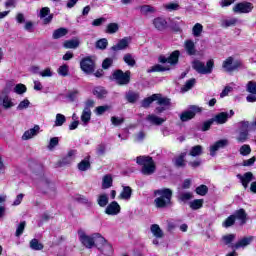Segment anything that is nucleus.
Listing matches in <instances>:
<instances>
[{"label":"nucleus","mask_w":256,"mask_h":256,"mask_svg":"<svg viewBox=\"0 0 256 256\" xmlns=\"http://www.w3.org/2000/svg\"><path fill=\"white\" fill-rule=\"evenodd\" d=\"M131 195H133V189L129 186H123V190L118 197L124 201H129V199H131Z\"/></svg>","instance_id":"24"},{"label":"nucleus","mask_w":256,"mask_h":256,"mask_svg":"<svg viewBox=\"0 0 256 256\" xmlns=\"http://www.w3.org/2000/svg\"><path fill=\"white\" fill-rule=\"evenodd\" d=\"M227 145H229V140L227 139H222L215 142L212 146H210L209 149L211 157H215L217 155V151H219V149H224V147H227Z\"/></svg>","instance_id":"12"},{"label":"nucleus","mask_w":256,"mask_h":256,"mask_svg":"<svg viewBox=\"0 0 256 256\" xmlns=\"http://www.w3.org/2000/svg\"><path fill=\"white\" fill-rule=\"evenodd\" d=\"M185 157H187V152H182L173 158L172 163L175 165V167L178 168L187 167V161L185 160Z\"/></svg>","instance_id":"14"},{"label":"nucleus","mask_w":256,"mask_h":256,"mask_svg":"<svg viewBox=\"0 0 256 256\" xmlns=\"http://www.w3.org/2000/svg\"><path fill=\"white\" fill-rule=\"evenodd\" d=\"M119 31V24L117 23H110L106 27V33H109L110 35H113Z\"/></svg>","instance_id":"40"},{"label":"nucleus","mask_w":256,"mask_h":256,"mask_svg":"<svg viewBox=\"0 0 256 256\" xmlns=\"http://www.w3.org/2000/svg\"><path fill=\"white\" fill-rule=\"evenodd\" d=\"M253 239V236L241 238L236 244L232 245L231 248L234 250L245 249V247H248V245H251V243H253Z\"/></svg>","instance_id":"13"},{"label":"nucleus","mask_w":256,"mask_h":256,"mask_svg":"<svg viewBox=\"0 0 256 256\" xmlns=\"http://www.w3.org/2000/svg\"><path fill=\"white\" fill-rule=\"evenodd\" d=\"M237 178L240 179L244 189L249 187V182L253 179V173L246 172L244 175L238 174Z\"/></svg>","instance_id":"18"},{"label":"nucleus","mask_w":256,"mask_h":256,"mask_svg":"<svg viewBox=\"0 0 256 256\" xmlns=\"http://www.w3.org/2000/svg\"><path fill=\"white\" fill-rule=\"evenodd\" d=\"M126 99L129 103H135V101H137V99H139V94H137L135 92H128L126 94Z\"/></svg>","instance_id":"53"},{"label":"nucleus","mask_w":256,"mask_h":256,"mask_svg":"<svg viewBox=\"0 0 256 256\" xmlns=\"http://www.w3.org/2000/svg\"><path fill=\"white\" fill-rule=\"evenodd\" d=\"M25 225H27V223L25 221L21 222L17 229H16V237H21V235H23V232L25 231Z\"/></svg>","instance_id":"62"},{"label":"nucleus","mask_w":256,"mask_h":256,"mask_svg":"<svg viewBox=\"0 0 256 256\" xmlns=\"http://www.w3.org/2000/svg\"><path fill=\"white\" fill-rule=\"evenodd\" d=\"M80 67L84 73L91 74L95 71V61L91 57H86L81 60Z\"/></svg>","instance_id":"9"},{"label":"nucleus","mask_w":256,"mask_h":256,"mask_svg":"<svg viewBox=\"0 0 256 256\" xmlns=\"http://www.w3.org/2000/svg\"><path fill=\"white\" fill-rule=\"evenodd\" d=\"M179 55V50H175L170 54L168 58L165 56H160L159 61L160 63H169V65H177V63H179Z\"/></svg>","instance_id":"11"},{"label":"nucleus","mask_w":256,"mask_h":256,"mask_svg":"<svg viewBox=\"0 0 256 256\" xmlns=\"http://www.w3.org/2000/svg\"><path fill=\"white\" fill-rule=\"evenodd\" d=\"M150 231L156 237V239H163L164 233H163V230H161V227H159L158 224H153L150 228Z\"/></svg>","instance_id":"27"},{"label":"nucleus","mask_w":256,"mask_h":256,"mask_svg":"<svg viewBox=\"0 0 256 256\" xmlns=\"http://www.w3.org/2000/svg\"><path fill=\"white\" fill-rule=\"evenodd\" d=\"M227 119H229V113L222 112L216 115L212 121H215L218 125H223L224 123H227Z\"/></svg>","instance_id":"26"},{"label":"nucleus","mask_w":256,"mask_h":256,"mask_svg":"<svg viewBox=\"0 0 256 256\" xmlns=\"http://www.w3.org/2000/svg\"><path fill=\"white\" fill-rule=\"evenodd\" d=\"M180 201H189L193 199V193L191 192H183L179 195Z\"/></svg>","instance_id":"61"},{"label":"nucleus","mask_w":256,"mask_h":256,"mask_svg":"<svg viewBox=\"0 0 256 256\" xmlns=\"http://www.w3.org/2000/svg\"><path fill=\"white\" fill-rule=\"evenodd\" d=\"M146 121H149L151 125H163V123H165V118L158 117L155 114H150L146 117Z\"/></svg>","instance_id":"23"},{"label":"nucleus","mask_w":256,"mask_h":256,"mask_svg":"<svg viewBox=\"0 0 256 256\" xmlns=\"http://www.w3.org/2000/svg\"><path fill=\"white\" fill-rule=\"evenodd\" d=\"M202 111H203V108H201L199 106L192 105L189 107L188 110L181 113L180 120L183 123H185L187 121H191V119L195 118V115H197V113H201Z\"/></svg>","instance_id":"7"},{"label":"nucleus","mask_w":256,"mask_h":256,"mask_svg":"<svg viewBox=\"0 0 256 256\" xmlns=\"http://www.w3.org/2000/svg\"><path fill=\"white\" fill-rule=\"evenodd\" d=\"M76 153V150H70L68 154L62 159V161H60L61 167H63V165H71V162L75 161Z\"/></svg>","instance_id":"20"},{"label":"nucleus","mask_w":256,"mask_h":256,"mask_svg":"<svg viewBox=\"0 0 256 256\" xmlns=\"http://www.w3.org/2000/svg\"><path fill=\"white\" fill-rule=\"evenodd\" d=\"M184 47L188 55H195V42L192 40H186Z\"/></svg>","instance_id":"30"},{"label":"nucleus","mask_w":256,"mask_h":256,"mask_svg":"<svg viewBox=\"0 0 256 256\" xmlns=\"http://www.w3.org/2000/svg\"><path fill=\"white\" fill-rule=\"evenodd\" d=\"M234 217L235 219L242 221V223H246L247 213L245 212V209H239L235 212Z\"/></svg>","instance_id":"37"},{"label":"nucleus","mask_w":256,"mask_h":256,"mask_svg":"<svg viewBox=\"0 0 256 256\" xmlns=\"http://www.w3.org/2000/svg\"><path fill=\"white\" fill-rule=\"evenodd\" d=\"M97 203L99 207H107V204L109 203V196L107 194L99 195Z\"/></svg>","instance_id":"36"},{"label":"nucleus","mask_w":256,"mask_h":256,"mask_svg":"<svg viewBox=\"0 0 256 256\" xmlns=\"http://www.w3.org/2000/svg\"><path fill=\"white\" fill-rule=\"evenodd\" d=\"M27 92V86L25 84H17L14 87V93H17V95H23V93Z\"/></svg>","instance_id":"50"},{"label":"nucleus","mask_w":256,"mask_h":256,"mask_svg":"<svg viewBox=\"0 0 256 256\" xmlns=\"http://www.w3.org/2000/svg\"><path fill=\"white\" fill-rule=\"evenodd\" d=\"M238 21L237 18L224 19L222 20V27H233L237 25Z\"/></svg>","instance_id":"41"},{"label":"nucleus","mask_w":256,"mask_h":256,"mask_svg":"<svg viewBox=\"0 0 256 256\" xmlns=\"http://www.w3.org/2000/svg\"><path fill=\"white\" fill-rule=\"evenodd\" d=\"M246 91L252 95H256V82L249 81L246 86Z\"/></svg>","instance_id":"51"},{"label":"nucleus","mask_w":256,"mask_h":256,"mask_svg":"<svg viewBox=\"0 0 256 256\" xmlns=\"http://www.w3.org/2000/svg\"><path fill=\"white\" fill-rule=\"evenodd\" d=\"M57 73L61 77H67V75H69V65L63 64L58 68Z\"/></svg>","instance_id":"45"},{"label":"nucleus","mask_w":256,"mask_h":256,"mask_svg":"<svg viewBox=\"0 0 256 256\" xmlns=\"http://www.w3.org/2000/svg\"><path fill=\"white\" fill-rule=\"evenodd\" d=\"M76 201L82 203L83 205H87V207H91V205H93V203L85 196L76 197Z\"/></svg>","instance_id":"58"},{"label":"nucleus","mask_w":256,"mask_h":256,"mask_svg":"<svg viewBox=\"0 0 256 256\" xmlns=\"http://www.w3.org/2000/svg\"><path fill=\"white\" fill-rule=\"evenodd\" d=\"M209 191V188L206 185H200L196 188L197 195H201L202 197H205Z\"/></svg>","instance_id":"52"},{"label":"nucleus","mask_w":256,"mask_h":256,"mask_svg":"<svg viewBox=\"0 0 256 256\" xmlns=\"http://www.w3.org/2000/svg\"><path fill=\"white\" fill-rule=\"evenodd\" d=\"M131 43V38L125 37L118 41V43L111 47L112 51H123L129 47Z\"/></svg>","instance_id":"16"},{"label":"nucleus","mask_w":256,"mask_h":256,"mask_svg":"<svg viewBox=\"0 0 256 256\" xmlns=\"http://www.w3.org/2000/svg\"><path fill=\"white\" fill-rule=\"evenodd\" d=\"M235 225V215H230L223 223L222 227H225L226 229L229 227H233Z\"/></svg>","instance_id":"47"},{"label":"nucleus","mask_w":256,"mask_h":256,"mask_svg":"<svg viewBox=\"0 0 256 256\" xmlns=\"http://www.w3.org/2000/svg\"><path fill=\"white\" fill-rule=\"evenodd\" d=\"M234 13H251L253 11V4L250 2H241L233 7Z\"/></svg>","instance_id":"10"},{"label":"nucleus","mask_w":256,"mask_h":256,"mask_svg":"<svg viewBox=\"0 0 256 256\" xmlns=\"http://www.w3.org/2000/svg\"><path fill=\"white\" fill-rule=\"evenodd\" d=\"M67 121V118L63 114H57L55 120V127H62V125Z\"/></svg>","instance_id":"48"},{"label":"nucleus","mask_w":256,"mask_h":256,"mask_svg":"<svg viewBox=\"0 0 256 256\" xmlns=\"http://www.w3.org/2000/svg\"><path fill=\"white\" fill-rule=\"evenodd\" d=\"M140 11L143 15H147V13H155V8L149 5L141 6Z\"/></svg>","instance_id":"60"},{"label":"nucleus","mask_w":256,"mask_h":256,"mask_svg":"<svg viewBox=\"0 0 256 256\" xmlns=\"http://www.w3.org/2000/svg\"><path fill=\"white\" fill-rule=\"evenodd\" d=\"M192 67L193 69H195V71H197V73H200L201 75H209L213 73V67H215V62L213 60H209L205 66V63L199 60H195L192 63Z\"/></svg>","instance_id":"3"},{"label":"nucleus","mask_w":256,"mask_h":256,"mask_svg":"<svg viewBox=\"0 0 256 256\" xmlns=\"http://www.w3.org/2000/svg\"><path fill=\"white\" fill-rule=\"evenodd\" d=\"M31 102H29L27 99L21 101L19 105L17 106L18 111H23V109H27L29 107Z\"/></svg>","instance_id":"64"},{"label":"nucleus","mask_w":256,"mask_h":256,"mask_svg":"<svg viewBox=\"0 0 256 256\" xmlns=\"http://www.w3.org/2000/svg\"><path fill=\"white\" fill-rule=\"evenodd\" d=\"M4 107V109H11V107H15V104L11 100V98L7 95L0 96V107Z\"/></svg>","instance_id":"22"},{"label":"nucleus","mask_w":256,"mask_h":256,"mask_svg":"<svg viewBox=\"0 0 256 256\" xmlns=\"http://www.w3.org/2000/svg\"><path fill=\"white\" fill-rule=\"evenodd\" d=\"M170 69L171 68H169V66H163V65H160V64H156L148 70V73H157V72H161V71H169Z\"/></svg>","instance_id":"33"},{"label":"nucleus","mask_w":256,"mask_h":256,"mask_svg":"<svg viewBox=\"0 0 256 256\" xmlns=\"http://www.w3.org/2000/svg\"><path fill=\"white\" fill-rule=\"evenodd\" d=\"M195 83H197L195 78H191L190 80H188L184 85V91H189V89H193V87L195 86Z\"/></svg>","instance_id":"63"},{"label":"nucleus","mask_w":256,"mask_h":256,"mask_svg":"<svg viewBox=\"0 0 256 256\" xmlns=\"http://www.w3.org/2000/svg\"><path fill=\"white\" fill-rule=\"evenodd\" d=\"M113 78L118 83V85H129V81H131V71H122L116 70L113 73Z\"/></svg>","instance_id":"8"},{"label":"nucleus","mask_w":256,"mask_h":256,"mask_svg":"<svg viewBox=\"0 0 256 256\" xmlns=\"http://www.w3.org/2000/svg\"><path fill=\"white\" fill-rule=\"evenodd\" d=\"M107 45H109V42L106 38H102L96 42L97 49H107Z\"/></svg>","instance_id":"56"},{"label":"nucleus","mask_w":256,"mask_h":256,"mask_svg":"<svg viewBox=\"0 0 256 256\" xmlns=\"http://www.w3.org/2000/svg\"><path fill=\"white\" fill-rule=\"evenodd\" d=\"M236 141L237 143H245L249 139V132H241L237 130Z\"/></svg>","instance_id":"34"},{"label":"nucleus","mask_w":256,"mask_h":256,"mask_svg":"<svg viewBox=\"0 0 256 256\" xmlns=\"http://www.w3.org/2000/svg\"><path fill=\"white\" fill-rule=\"evenodd\" d=\"M201 33H203V25L196 23L192 28V34L194 37H201Z\"/></svg>","instance_id":"38"},{"label":"nucleus","mask_w":256,"mask_h":256,"mask_svg":"<svg viewBox=\"0 0 256 256\" xmlns=\"http://www.w3.org/2000/svg\"><path fill=\"white\" fill-rule=\"evenodd\" d=\"M238 131L243 133H249L250 131H255V128L251 127V123L249 121H240L237 124Z\"/></svg>","instance_id":"21"},{"label":"nucleus","mask_w":256,"mask_h":256,"mask_svg":"<svg viewBox=\"0 0 256 256\" xmlns=\"http://www.w3.org/2000/svg\"><path fill=\"white\" fill-rule=\"evenodd\" d=\"M189 155L191 157H199V155H203V146L201 145L193 146L190 149Z\"/></svg>","instance_id":"31"},{"label":"nucleus","mask_w":256,"mask_h":256,"mask_svg":"<svg viewBox=\"0 0 256 256\" xmlns=\"http://www.w3.org/2000/svg\"><path fill=\"white\" fill-rule=\"evenodd\" d=\"M80 41L79 39L75 38L72 40H67L63 43V47H65V49H77V47H79L80 45Z\"/></svg>","instance_id":"29"},{"label":"nucleus","mask_w":256,"mask_h":256,"mask_svg":"<svg viewBox=\"0 0 256 256\" xmlns=\"http://www.w3.org/2000/svg\"><path fill=\"white\" fill-rule=\"evenodd\" d=\"M156 97V94H153L152 96L145 98L141 103L142 107H144V109H147L151 105V103H153V101H156Z\"/></svg>","instance_id":"46"},{"label":"nucleus","mask_w":256,"mask_h":256,"mask_svg":"<svg viewBox=\"0 0 256 256\" xmlns=\"http://www.w3.org/2000/svg\"><path fill=\"white\" fill-rule=\"evenodd\" d=\"M123 61L129 66V67H135L137 62L135 61V57H133V54L127 53L123 57Z\"/></svg>","instance_id":"32"},{"label":"nucleus","mask_w":256,"mask_h":256,"mask_svg":"<svg viewBox=\"0 0 256 256\" xmlns=\"http://www.w3.org/2000/svg\"><path fill=\"white\" fill-rule=\"evenodd\" d=\"M240 155H243L244 157L247 155H251V146L244 144L240 147Z\"/></svg>","instance_id":"55"},{"label":"nucleus","mask_w":256,"mask_h":256,"mask_svg":"<svg viewBox=\"0 0 256 256\" xmlns=\"http://www.w3.org/2000/svg\"><path fill=\"white\" fill-rule=\"evenodd\" d=\"M81 121L83 125H87L91 121V109H89V107L84 108L81 115Z\"/></svg>","instance_id":"28"},{"label":"nucleus","mask_w":256,"mask_h":256,"mask_svg":"<svg viewBox=\"0 0 256 256\" xmlns=\"http://www.w3.org/2000/svg\"><path fill=\"white\" fill-rule=\"evenodd\" d=\"M136 163L142 166V175H153L157 169L151 156H139L136 158Z\"/></svg>","instance_id":"2"},{"label":"nucleus","mask_w":256,"mask_h":256,"mask_svg":"<svg viewBox=\"0 0 256 256\" xmlns=\"http://www.w3.org/2000/svg\"><path fill=\"white\" fill-rule=\"evenodd\" d=\"M28 166L30 167V169L34 172L37 173V171H39V169H41V165H39V163L35 162L34 160H30L28 162Z\"/></svg>","instance_id":"59"},{"label":"nucleus","mask_w":256,"mask_h":256,"mask_svg":"<svg viewBox=\"0 0 256 256\" xmlns=\"http://www.w3.org/2000/svg\"><path fill=\"white\" fill-rule=\"evenodd\" d=\"M156 101L157 105H161L162 107L168 108L171 106V99L163 97L161 94H156Z\"/></svg>","instance_id":"25"},{"label":"nucleus","mask_w":256,"mask_h":256,"mask_svg":"<svg viewBox=\"0 0 256 256\" xmlns=\"http://www.w3.org/2000/svg\"><path fill=\"white\" fill-rule=\"evenodd\" d=\"M30 247L33 249V251L43 250V244L39 243V240L35 238L30 241Z\"/></svg>","instance_id":"42"},{"label":"nucleus","mask_w":256,"mask_h":256,"mask_svg":"<svg viewBox=\"0 0 256 256\" xmlns=\"http://www.w3.org/2000/svg\"><path fill=\"white\" fill-rule=\"evenodd\" d=\"M93 95L97 96L98 99H103V97L107 95V90H105L103 87H96L93 90Z\"/></svg>","instance_id":"39"},{"label":"nucleus","mask_w":256,"mask_h":256,"mask_svg":"<svg viewBox=\"0 0 256 256\" xmlns=\"http://www.w3.org/2000/svg\"><path fill=\"white\" fill-rule=\"evenodd\" d=\"M89 167H91V164L89 163L88 160H82V161L78 164V169H79V171H87V169H89Z\"/></svg>","instance_id":"57"},{"label":"nucleus","mask_w":256,"mask_h":256,"mask_svg":"<svg viewBox=\"0 0 256 256\" xmlns=\"http://www.w3.org/2000/svg\"><path fill=\"white\" fill-rule=\"evenodd\" d=\"M241 67H243V62L241 60H234L231 56L222 63V68L226 73H233V71H237Z\"/></svg>","instance_id":"5"},{"label":"nucleus","mask_w":256,"mask_h":256,"mask_svg":"<svg viewBox=\"0 0 256 256\" xmlns=\"http://www.w3.org/2000/svg\"><path fill=\"white\" fill-rule=\"evenodd\" d=\"M39 129H41L39 127V125H35L33 128L29 129L28 131H25L22 139L24 141H27L29 139H33V137H35V135H37V133H39Z\"/></svg>","instance_id":"19"},{"label":"nucleus","mask_w":256,"mask_h":256,"mask_svg":"<svg viewBox=\"0 0 256 256\" xmlns=\"http://www.w3.org/2000/svg\"><path fill=\"white\" fill-rule=\"evenodd\" d=\"M201 207H203V199H195L190 202V208L193 209V211H197V209H201Z\"/></svg>","instance_id":"44"},{"label":"nucleus","mask_w":256,"mask_h":256,"mask_svg":"<svg viewBox=\"0 0 256 256\" xmlns=\"http://www.w3.org/2000/svg\"><path fill=\"white\" fill-rule=\"evenodd\" d=\"M59 145V137H53L50 139L47 149L53 151Z\"/></svg>","instance_id":"49"},{"label":"nucleus","mask_w":256,"mask_h":256,"mask_svg":"<svg viewBox=\"0 0 256 256\" xmlns=\"http://www.w3.org/2000/svg\"><path fill=\"white\" fill-rule=\"evenodd\" d=\"M154 205L157 209H168L173 206V190L162 188L154 191Z\"/></svg>","instance_id":"1"},{"label":"nucleus","mask_w":256,"mask_h":256,"mask_svg":"<svg viewBox=\"0 0 256 256\" xmlns=\"http://www.w3.org/2000/svg\"><path fill=\"white\" fill-rule=\"evenodd\" d=\"M78 235L82 245H84V247H86L87 249H92V247H97V242L95 241L97 239V234H95L94 237H91L85 234L83 230H80L78 231Z\"/></svg>","instance_id":"6"},{"label":"nucleus","mask_w":256,"mask_h":256,"mask_svg":"<svg viewBox=\"0 0 256 256\" xmlns=\"http://www.w3.org/2000/svg\"><path fill=\"white\" fill-rule=\"evenodd\" d=\"M96 237L95 242L97 249H99L103 255H113V246L109 244L108 241L101 236V234H96Z\"/></svg>","instance_id":"4"},{"label":"nucleus","mask_w":256,"mask_h":256,"mask_svg":"<svg viewBox=\"0 0 256 256\" xmlns=\"http://www.w3.org/2000/svg\"><path fill=\"white\" fill-rule=\"evenodd\" d=\"M113 185V178L110 175H106L103 178L102 188L109 189Z\"/></svg>","instance_id":"43"},{"label":"nucleus","mask_w":256,"mask_h":256,"mask_svg":"<svg viewBox=\"0 0 256 256\" xmlns=\"http://www.w3.org/2000/svg\"><path fill=\"white\" fill-rule=\"evenodd\" d=\"M69 31L67 28H59L53 32V39H61V37H65Z\"/></svg>","instance_id":"35"},{"label":"nucleus","mask_w":256,"mask_h":256,"mask_svg":"<svg viewBox=\"0 0 256 256\" xmlns=\"http://www.w3.org/2000/svg\"><path fill=\"white\" fill-rule=\"evenodd\" d=\"M106 215H119L121 213V206L117 201L111 202L105 209Z\"/></svg>","instance_id":"15"},{"label":"nucleus","mask_w":256,"mask_h":256,"mask_svg":"<svg viewBox=\"0 0 256 256\" xmlns=\"http://www.w3.org/2000/svg\"><path fill=\"white\" fill-rule=\"evenodd\" d=\"M152 25L157 29V31H165V29H167V20L162 17H157L153 19Z\"/></svg>","instance_id":"17"},{"label":"nucleus","mask_w":256,"mask_h":256,"mask_svg":"<svg viewBox=\"0 0 256 256\" xmlns=\"http://www.w3.org/2000/svg\"><path fill=\"white\" fill-rule=\"evenodd\" d=\"M235 234H228V235H224L222 237V241L224 242L225 245H231V243H233V241H235Z\"/></svg>","instance_id":"54"}]
</instances>
